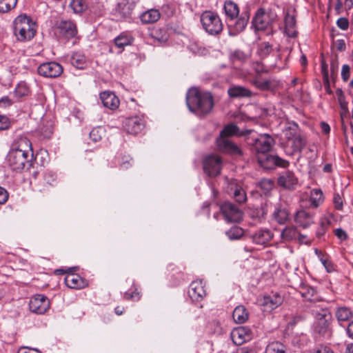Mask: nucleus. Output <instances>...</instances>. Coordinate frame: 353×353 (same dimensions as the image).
<instances>
[{
	"instance_id": "obj_1",
	"label": "nucleus",
	"mask_w": 353,
	"mask_h": 353,
	"mask_svg": "<svg viewBox=\"0 0 353 353\" xmlns=\"http://www.w3.org/2000/svg\"><path fill=\"white\" fill-rule=\"evenodd\" d=\"M274 139L268 134H260L254 139L253 146L259 164L266 170L278 166L285 168L290 163L277 155H270L268 152L274 145Z\"/></svg>"
},
{
	"instance_id": "obj_2",
	"label": "nucleus",
	"mask_w": 353,
	"mask_h": 353,
	"mask_svg": "<svg viewBox=\"0 0 353 353\" xmlns=\"http://www.w3.org/2000/svg\"><path fill=\"white\" fill-rule=\"evenodd\" d=\"M186 104L190 112L199 117H203L212 110L214 98L211 92L193 88L187 92Z\"/></svg>"
},
{
	"instance_id": "obj_3",
	"label": "nucleus",
	"mask_w": 353,
	"mask_h": 353,
	"mask_svg": "<svg viewBox=\"0 0 353 353\" xmlns=\"http://www.w3.org/2000/svg\"><path fill=\"white\" fill-rule=\"evenodd\" d=\"M223 10L228 19L233 21L229 25V34L236 36L242 32L248 26L250 13L249 9H244L240 14V8L237 3L232 0H226L223 4Z\"/></svg>"
},
{
	"instance_id": "obj_4",
	"label": "nucleus",
	"mask_w": 353,
	"mask_h": 353,
	"mask_svg": "<svg viewBox=\"0 0 353 353\" xmlns=\"http://www.w3.org/2000/svg\"><path fill=\"white\" fill-rule=\"evenodd\" d=\"M14 33L19 41H29L35 35V23L27 15H19L14 21Z\"/></svg>"
},
{
	"instance_id": "obj_5",
	"label": "nucleus",
	"mask_w": 353,
	"mask_h": 353,
	"mask_svg": "<svg viewBox=\"0 0 353 353\" xmlns=\"http://www.w3.org/2000/svg\"><path fill=\"white\" fill-rule=\"evenodd\" d=\"M315 316L314 331L320 335L325 336L329 332L332 314L329 310L323 304L315 305L312 310Z\"/></svg>"
},
{
	"instance_id": "obj_6",
	"label": "nucleus",
	"mask_w": 353,
	"mask_h": 353,
	"mask_svg": "<svg viewBox=\"0 0 353 353\" xmlns=\"http://www.w3.org/2000/svg\"><path fill=\"white\" fill-rule=\"evenodd\" d=\"M203 28L210 35H219L223 30V25L217 13L210 10L204 11L200 17Z\"/></svg>"
},
{
	"instance_id": "obj_7",
	"label": "nucleus",
	"mask_w": 353,
	"mask_h": 353,
	"mask_svg": "<svg viewBox=\"0 0 353 353\" xmlns=\"http://www.w3.org/2000/svg\"><path fill=\"white\" fill-rule=\"evenodd\" d=\"M57 32L60 38L70 40L75 38L78 30L75 22L70 19H61L56 23Z\"/></svg>"
},
{
	"instance_id": "obj_8",
	"label": "nucleus",
	"mask_w": 353,
	"mask_h": 353,
	"mask_svg": "<svg viewBox=\"0 0 353 353\" xmlns=\"http://www.w3.org/2000/svg\"><path fill=\"white\" fill-rule=\"evenodd\" d=\"M275 15L274 14L265 12L263 8H260L252 19V26L258 31L268 30L271 27Z\"/></svg>"
},
{
	"instance_id": "obj_9",
	"label": "nucleus",
	"mask_w": 353,
	"mask_h": 353,
	"mask_svg": "<svg viewBox=\"0 0 353 353\" xmlns=\"http://www.w3.org/2000/svg\"><path fill=\"white\" fill-rule=\"evenodd\" d=\"M28 157V155L20 151L10 149L7 155V161L11 169L16 171H21L24 169L26 165H30Z\"/></svg>"
},
{
	"instance_id": "obj_10",
	"label": "nucleus",
	"mask_w": 353,
	"mask_h": 353,
	"mask_svg": "<svg viewBox=\"0 0 353 353\" xmlns=\"http://www.w3.org/2000/svg\"><path fill=\"white\" fill-rule=\"evenodd\" d=\"M225 220L228 223H239L243 219V212L234 203L225 201L220 207Z\"/></svg>"
},
{
	"instance_id": "obj_11",
	"label": "nucleus",
	"mask_w": 353,
	"mask_h": 353,
	"mask_svg": "<svg viewBox=\"0 0 353 353\" xmlns=\"http://www.w3.org/2000/svg\"><path fill=\"white\" fill-rule=\"evenodd\" d=\"M38 73L44 77L56 78L60 76L63 72L62 66L54 61L41 63L38 69Z\"/></svg>"
},
{
	"instance_id": "obj_12",
	"label": "nucleus",
	"mask_w": 353,
	"mask_h": 353,
	"mask_svg": "<svg viewBox=\"0 0 353 353\" xmlns=\"http://www.w3.org/2000/svg\"><path fill=\"white\" fill-rule=\"evenodd\" d=\"M204 172L210 176H216L221 173V159L216 155H210L203 161Z\"/></svg>"
},
{
	"instance_id": "obj_13",
	"label": "nucleus",
	"mask_w": 353,
	"mask_h": 353,
	"mask_svg": "<svg viewBox=\"0 0 353 353\" xmlns=\"http://www.w3.org/2000/svg\"><path fill=\"white\" fill-rule=\"evenodd\" d=\"M29 308L35 314H43L50 308V301L44 295H36L30 299Z\"/></svg>"
},
{
	"instance_id": "obj_14",
	"label": "nucleus",
	"mask_w": 353,
	"mask_h": 353,
	"mask_svg": "<svg viewBox=\"0 0 353 353\" xmlns=\"http://www.w3.org/2000/svg\"><path fill=\"white\" fill-rule=\"evenodd\" d=\"M143 121L139 117L127 118L123 123V128L128 134H137L144 128Z\"/></svg>"
},
{
	"instance_id": "obj_15",
	"label": "nucleus",
	"mask_w": 353,
	"mask_h": 353,
	"mask_svg": "<svg viewBox=\"0 0 353 353\" xmlns=\"http://www.w3.org/2000/svg\"><path fill=\"white\" fill-rule=\"evenodd\" d=\"M216 145L219 150L223 152L234 155H241V149L235 145L229 138L218 137Z\"/></svg>"
},
{
	"instance_id": "obj_16",
	"label": "nucleus",
	"mask_w": 353,
	"mask_h": 353,
	"mask_svg": "<svg viewBox=\"0 0 353 353\" xmlns=\"http://www.w3.org/2000/svg\"><path fill=\"white\" fill-rule=\"evenodd\" d=\"M11 149L20 151L28 156H30V154L32 156V143L24 135H20L14 139Z\"/></svg>"
},
{
	"instance_id": "obj_17",
	"label": "nucleus",
	"mask_w": 353,
	"mask_h": 353,
	"mask_svg": "<svg viewBox=\"0 0 353 353\" xmlns=\"http://www.w3.org/2000/svg\"><path fill=\"white\" fill-rule=\"evenodd\" d=\"M188 295L193 301H201L206 295L201 281H192L189 287Z\"/></svg>"
},
{
	"instance_id": "obj_18",
	"label": "nucleus",
	"mask_w": 353,
	"mask_h": 353,
	"mask_svg": "<svg viewBox=\"0 0 353 353\" xmlns=\"http://www.w3.org/2000/svg\"><path fill=\"white\" fill-rule=\"evenodd\" d=\"M228 193L232 195L234 200L239 203H243L247 200L245 191L241 185L236 181H232L228 185Z\"/></svg>"
},
{
	"instance_id": "obj_19",
	"label": "nucleus",
	"mask_w": 353,
	"mask_h": 353,
	"mask_svg": "<svg viewBox=\"0 0 353 353\" xmlns=\"http://www.w3.org/2000/svg\"><path fill=\"white\" fill-rule=\"evenodd\" d=\"M231 337L233 342L239 345L250 339V330L245 327H239L232 332Z\"/></svg>"
},
{
	"instance_id": "obj_20",
	"label": "nucleus",
	"mask_w": 353,
	"mask_h": 353,
	"mask_svg": "<svg viewBox=\"0 0 353 353\" xmlns=\"http://www.w3.org/2000/svg\"><path fill=\"white\" fill-rule=\"evenodd\" d=\"M100 99L104 107L115 110L119 105L118 97L112 92L105 91L100 94Z\"/></svg>"
},
{
	"instance_id": "obj_21",
	"label": "nucleus",
	"mask_w": 353,
	"mask_h": 353,
	"mask_svg": "<svg viewBox=\"0 0 353 353\" xmlns=\"http://www.w3.org/2000/svg\"><path fill=\"white\" fill-rule=\"evenodd\" d=\"M298 180L294 173L290 170L284 172L278 179V184L287 189H292Z\"/></svg>"
},
{
	"instance_id": "obj_22",
	"label": "nucleus",
	"mask_w": 353,
	"mask_h": 353,
	"mask_svg": "<svg viewBox=\"0 0 353 353\" xmlns=\"http://www.w3.org/2000/svg\"><path fill=\"white\" fill-rule=\"evenodd\" d=\"M133 8L134 5L132 3L123 1L117 3L115 8V14L120 19H128L132 16Z\"/></svg>"
},
{
	"instance_id": "obj_23",
	"label": "nucleus",
	"mask_w": 353,
	"mask_h": 353,
	"mask_svg": "<svg viewBox=\"0 0 353 353\" xmlns=\"http://www.w3.org/2000/svg\"><path fill=\"white\" fill-rule=\"evenodd\" d=\"M65 285L72 289L83 288L86 285L85 281L79 274L68 273L65 277Z\"/></svg>"
},
{
	"instance_id": "obj_24",
	"label": "nucleus",
	"mask_w": 353,
	"mask_h": 353,
	"mask_svg": "<svg viewBox=\"0 0 353 353\" xmlns=\"http://www.w3.org/2000/svg\"><path fill=\"white\" fill-rule=\"evenodd\" d=\"M283 301V298L279 293H272L264 296L261 304L270 310H274L281 305Z\"/></svg>"
},
{
	"instance_id": "obj_25",
	"label": "nucleus",
	"mask_w": 353,
	"mask_h": 353,
	"mask_svg": "<svg viewBox=\"0 0 353 353\" xmlns=\"http://www.w3.org/2000/svg\"><path fill=\"white\" fill-rule=\"evenodd\" d=\"M228 94L232 99L249 98L252 97V92L243 86L232 85L228 90Z\"/></svg>"
},
{
	"instance_id": "obj_26",
	"label": "nucleus",
	"mask_w": 353,
	"mask_h": 353,
	"mask_svg": "<svg viewBox=\"0 0 353 353\" xmlns=\"http://www.w3.org/2000/svg\"><path fill=\"white\" fill-rule=\"evenodd\" d=\"M273 234L268 229H260L252 235L254 243L259 245H264L268 243L272 238Z\"/></svg>"
},
{
	"instance_id": "obj_27",
	"label": "nucleus",
	"mask_w": 353,
	"mask_h": 353,
	"mask_svg": "<svg viewBox=\"0 0 353 353\" xmlns=\"http://www.w3.org/2000/svg\"><path fill=\"white\" fill-rule=\"evenodd\" d=\"M272 216L278 223L284 224L289 219V213L281 204L278 203L274 207Z\"/></svg>"
},
{
	"instance_id": "obj_28",
	"label": "nucleus",
	"mask_w": 353,
	"mask_h": 353,
	"mask_svg": "<svg viewBox=\"0 0 353 353\" xmlns=\"http://www.w3.org/2000/svg\"><path fill=\"white\" fill-rule=\"evenodd\" d=\"M161 17L159 11L157 9H150L143 12L139 18L144 24L152 23L157 22Z\"/></svg>"
},
{
	"instance_id": "obj_29",
	"label": "nucleus",
	"mask_w": 353,
	"mask_h": 353,
	"mask_svg": "<svg viewBox=\"0 0 353 353\" xmlns=\"http://www.w3.org/2000/svg\"><path fill=\"white\" fill-rule=\"evenodd\" d=\"M234 321L237 323H245L249 317V313L243 305L236 306L232 313Z\"/></svg>"
},
{
	"instance_id": "obj_30",
	"label": "nucleus",
	"mask_w": 353,
	"mask_h": 353,
	"mask_svg": "<svg viewBox=\"0 0 353 353\" xmlns=\"http://www.w3.org/2000/svg\"><path fill=\"white\" fill-rule=\"evenodd\" d=\"M296 19L294 16L287 13L285 17V28L287 34L289 37H294L297 34L295 30Z\"/></svg>"
},
{
	"instance_id": "obj_31",
	"label": "nucleus",
	"mask_w": 353,
	"mask_h": 353,
	"mask_svg": "<svg viewBox=\"0 0 353 353\" xmlns=\"http://www.w3.org/2000/svg\"><path fill=\"white\" fill-rule=\"evenodd\" d=\"M295 219L297 223L303 228H307L313 222L312 216L305 210L298 212Z\"/></svg>"
},
{
	"instance_id": "obj_32",
	"label": "nucleus",
	"mask_w": 353,
	"mask_h": 353,
	"mask_svg": "<svg viewBox=\"0 0 353 353\" xmlns=\"http://www.w3.org/2000/svg\"><path fill=\"white\" fill-rule=\"evenodd\" d=\"M335 316L339 322L347 321L353 316L352 312L350 307H339L336 312Z\"/></svg>"
},
{
	"instance_id": "obj_33",
	"label": "nucleus",
	"mask_w": 353,
	"mask_h": 353,
	"mask_svg": "<svg viewBox=\"0 0 353 353\" xmlns=\"http://www.w3.org/2000/svg\"><path fill=\"white\" fill-rule=\"evenodd\" d=\"M71 64L77 69H84L87 65L86 59L84 54L79 52H74L70 58Z\"/></svg>"
},
{
	"instance_id": "obj_34",
	"label": "nucleus",
	"mask_w": 353,
	"mask_h": 353,
	"mask_svg": "<svg viewBox=\"0 0 353 353\" xmlns=\"http://www.w3.org/2000/svg\"><path fill=\"white\" fill-rule=\"evenodd\" d=\"M133 41V38L128 34L123 32L114 39L115 46L121 49L125 46L131 45Z\"/></svg>"
},
{
	"instance_id": "obj_35",
	"label": "nucleus",
	"mask_w": 353,
	"mask_h": 353,
	"mask_svg": "<svg viewBox=\"0 0 353 353\" xmlns=\"http://www.w3.org/2000/svg\"><path fill=\"white\" fill-rule=\"evenodd\" d=\"M273 51L272 45L269 42H261L258 45L257 54L261 59H265Z\"/></svg>"
},
{
	"instance_id": "obj_36",
	"label": "nucleus",
	"mask_w": 353,
	"mask_h": 353,
	"mask_svg": "<svg viewBox=\"0 0 353 353\" xmlns=\"http://www.w3.org/2000/svg\"><path fill=\"white\" fill-rule=\"evenodd\" d=\"M298 236V231L294 226L285 227L281 232V238L285 241L296 239Z\"/></svg>"
},
{
	"instance_id": "obj_37",
	"label": "nucleus",
	"mask_w": 353,
	"mask_h": 353,
	"mask_svg": "<svg viewBox=\"0 0 353 353\" xmlns=\"http://www.w3.org/2000/svg\"><path fill=\"white\" fill-rule=\"evenodd\" d=\"M238 132L239 128L236 125L230 123L224 127L221 131L219 137L230 139V137L237 134Z\"/></svg>"
},
{
	"instance_id": "obj_38",
	"label": "nucleus",
	"mask_w": 353,
	"mask_h": 353,
	"mask_svg": "<svg viewBox=\"0 0 353 353\" xmlns=\"http://www.w3.org/2000/svg\"><path fill=\"white\" fill-rule=\"evenodd\" d=\"M265 353H286L285 347L280 342H272L267 345Z\"/></svg>"
},
{
	"instance_id": "obj_39",
	"label": "nucleus",
	"mask_w": 353,
	"mask_h": 353,
	"mask_svg": "<svg viewBox=\"0 0 353 353\" xmlns=\"http://www.w3.org/2000/svg\"><path fill=\"white\" fill-rule=\"evenodd\" d=\"M316 293V290L314 288L310 286L303 287L301 290V294L305 300L314 303L318 301L315 298Z\"/></svg>"
},
{
	"instance_id": "obj_40",
	"label": "nucleus",
	"mask_w": 353,
	"mask_h": 353,
	"mask_svg": "<svg viewBox=\"0 0 353 353\" xmlns=\"http://www.w3.org/2000/svg\"><path fill=\"white\" fill-rule=\"evenodd\" d=\"M226 236L230 240H236L240 239L243 234V230L242 228L234 226L230 230L225 232Z\"/></svg>"
},
{
	"instance_id": "obj_41",
	"label": "nucleus",
	"mask_w": 353,
	"mask_h": 353,
	"mask_svg": "<svg viewBox=\"0 0 353 353\" xmlns=\"http://www.w3.org/2000/svg\"><path fill=\"white\" fill-rule=\"evenodd\" d=\"M323 201V193L319 189H314L311 191L310 201L312 205L316 208Z\"/></svg>"
},
{
	"instance_id": "obj_42",
	"label": "nucleus",
	"mask_w": 353,
	"mask_h": 353,
	"mask_svg": "<svg viewBox=\"0 0 353 353\" xmlns=\"http://www.w3.org/2000/svg\"><path fill=\"white\" fill-rule=\"evenodd\" d=\"M305 141L300 136L292 139V148L293 152H301L305 147Z\"/></svg>"
},
{
	"instance_id": "obj_43",
	"label": "nucleus",
	"mask_w": 353,
	"mask_h": 353,
	"mask_svg": "<svg viewBox=\"0 0 353 353\" xmlns=\"http://www.w3.org/2000/svg\"><path fill=\"white\" fill-rule=\"evenodd\" d=\"M70 7L76 14L81 13L86 8L84 0H72Z\"/></svg>"
},
{
	"instance_id": "obj_44",
	"label": "nucleus",
	"mask_w": 353,
	"mask_h": 353,
	"mask_svg": "<svg viewBox=\"0 0 353 353\" xmlns=\"http://www.w3.org/2000/svg\"><path fill=\"white\" fill-rule=\"evenodd\" d=\"M17 3V0H0V12H7L14 8Z\"/></svg>"
},
{
	"instance_id": "obj_45",
	"label": "nucleus",
	"mask_w": 353,
	"mask_h": 353,
	"mask_svg": "<svg viewBox=\"0 0 353 353\" xmlns=\"http://www.w3.org/2000/svg\"><path fill=\"white\" fill-rule=\"evenodd\" d=\"M123 298L128 301H138L141 299V294L137 288H134L133 290L130 289L125 292Z\"/></svg>"
},
{
	"instance_id": "obj_46",
	"label": "nucleus",
	"mask_w": 353,
	"mask_h": 353,
	"mask_svg": "<svg viewBox=\"0 0 353 353\" xmlns=\"http://www.w3.org/2000/svg\"><path fill=\"white\" fill-rule=\"evenodd\" d=\"M250 215L252 218L261 220L266 215V210L265 207L261 205L260 208H256L251 210Z\"/></svg>"
},
{
	"instance_id": "obj_47",
	"label": "nucleus",
	"mask_w": 353,
	"mask_h": 353,
	"mask_svg": "<svg viewBox=\"0 0 353 353\" xmlns=\"http://www.w3.org/2000/svg\"><path fill=\"white\" fill-rule=\"evenodd\" d=\"M44 183L49 185H54L57 182V175L52 172H46L43 175Z\"/></svg>"
},
{
	"instance_id": "obj_48",
	"label": "nucleus",
	"mask_w": 353,
	"mask_h": 353,
	"mask_svg": "<svg viewBox=\"0 0 353 353\" xmlns=\"http://www.w3.org/2000/svg\"><path fill=\"white\" fill-rule=\"evenodd\" d=\"M29 89L25 84H19L14 90V94L18 98L28 95Z\"/></svg>"
},
{
	"instance_id": "obj_49",
	"label": "nucleus",
	"mask_w": 353,
	"mask_h": 353,
	"mask_svg": "<svg viewBox=\"0 0 353 353\" xmlns=\"http://www.w3.org/2000/svg\"><path fill=\"white\" fill-rule=\"evenodd\" d=\"M297 130L298 125L296 123H293L286 128L285 135L288 139H293L294 137H297Z\"/></svg>"
},
{
	"instance_id": "obj_50",
	"label": "nucleus",
	"mask_w": 353,
	"mask_h": 353,
	"mask_svg": "<svg viewBox=\"0 0 353 353\" xmlns=\"http://www.w3.org/2000/svg\"><path fill=\"white\" fill-rule=\"evenodd\" d=\"M103 130L101 128H94L90 132V138L94 141L97 142L102 137Z\"/></svg>"
},
{
	"instance_id": "obj_51",
	"label": "nucleus",
	"mask_w": 353,
	"mask_h": 353,
	"mask_svg": "<svg viewBox=\"0 0 353 353\" xmlns=\"http://www.w3.org/2000/svg\"><path fill=\"white\" fill-rule=\"evenodd\" d=\"M255 85L261 90H268L271 88V82L267 79H257L255 81Z\"/></svg>"
},
{
	"instance_id": "obj_52",
	"label": "nucleus",
	"mask_w": 353,
	"mask_h": 353,
	"mask_svg": "<svg viewBox=\"0 0 353 353\" xmlns=\"http://www.w3.org/2000/svg\"><path fill=\"white\" fill-rule=\"evenodd\" d=\"M132 157L125 154L121 157V167L123 169H128L129 167L132 166Z\"/></svg>"
},
{
	"instance_id": "obj_53",
	"label": "nucleus",
	"mask_w": 353,
	"mask_h": 353,
	"mask_svg": "<svg viewBox=\"0 0 353 353\" xmlns=\"http://www.w3.org/2000/svg\"><path fill=\"white\" fill-rule=\"evenodd\" d=\"M161 31V29L154 30L152 32V37L159 41H165L168 39V34L165 31H163V34L160 37Z\"/></svg>"
},
{
	"instance_id": "obj_54",
	"label": "nucleus",
	"mask_w": 353,
	"mask_h": 353,
	"mask_svg": "<svg viewBox=\"0 0 353 353\" xmlns=\"http://www.w3.org/2000/svg\"><path fill=\"white\" fill-rule=\"evenodd\" d=\"M10 121L9 119L4 115H0V130H6L10 127Z\"/></svg>"
},
{
	"instance_id": "obj_55",
	"label": "nucleus",
	"mask_w": 353,
	"mask_h": 353,
	"mask_svg": "<svg viewBox=\"0 0 353 353\" xmlns=\"http://www.w3.org/2000/svg\"><path fill=\"white\" fill-rule=\"evenodd\" d=\"M333 201L334 203V207L336 210H342L343 204L342 198L341 197L339 194H338V193L334 194V198H333Z\"/></svg>"
},
{
	"instance_id": "obj_56",
	"label": "nucleus",
	"mask_w": 353,
	"mask_h": 353,
	"mask_svg": "<svg viewBox=\"0 0 353 353\" xmlns=\"http://www.w3.org/2000/svg\"><path fill=\"white\" fill-rule=\"evenodd\" d=\"M260 186L262 189L268 191L273 188L274 183L271 180L264 179L260 181Z\"/></svg>"
},
{
	"instance_id": "obj_57",
	"label": "nucleus",
	"mask_w": 353,
	"mask_h": 353,
	"mask_svg": "<svg viewBox=\"0 0 353 353\" xmlns=\"http://www.w3.org/2000/svg\"><path fill=\"white\" fill-rule=\"evenodd\" d=\"M336 25L340 29L343 30H346L349 27V21L345 17H341L337 20Z\"/></svg>"
},
{
	"instance_id": "obj_58",
	"label": "nucleus",
	"mask_w": 353,
	"mask_h": 353,
	"mask_svg": "<svg viewBox=\"0 0 353 353\" xmlns=\"http://www.w3.org/2000/svg\"><path fill=\"white\" fill-rule=\"evenodd\" d=\"M311 353H334L332 350L327 346L320 345L317 347L316 349L312 350Z\"/></svg>"
},
{
	"instance_id": "obj_59",
	"label": "nucleus",
	"mask_w": 353,
	"mask_h": 353,
	"mask_svg": "<svg viewBox=\"0 0 353 353\" xmlns=\"http://www.w3.org/2000/svg\"><path fill=\"white\" fill-rule=\"evenodd\" d=\"M350 68L348 65H343L341 70V77L344 81H347L350 78Z\"/></svg>"
},
{
	"instance_id": "obj_60",
	"label": "nucleus",
	"mask_w": 353,
	"mask_h": 353,
	"mask_svg": "<svg viewBox=\"0 0 353 353\" xmlns=\"http://www.w3.org/2000/svg\"><path fill=\"white\" fill-rule=\"evenodd\" d=\"M329 225V221H327L326 223L321 222L320 226L316 230V236L318 237L323 236L326 232L327 225Z\"/></svg>"
},
{
	"instance_id": "obj_61",
	"label": "nucleus",
	"mask_w": 353,
	"mask_h": 353,
	"mask_svg": "<svg viewBox=\"0 0 353 353\" xmlns=\"http://www.w3.org/2000/svg\"><path fill=\"white\" fill-rule=\"evenodd\" d=\"M8 191L0 186V204H4L8 201Z\"/></svg>"
},
{
	"instance_id": "obj_62",
	"label": "nucleus",
	"mask_w": 353,
	"mask_h": 353,
	"mask_svg": "<svg viewBox=\"0 0 353 353\" xmlns=\"http://www.w3.org/2000/svg\"><path fill=\"white\" fill-rule=\"evenodd\" d=\"M236 353H256V350L254 347L243 346L239 347Z\"/></svg>"
},
{
	"instance_id": "obj_63",
	"label": "nucleus",
	"mask_w": 353,
	"mask_h": 353,
	"mask_svg": "<svg viewBox=\"0 0 353 353\" xmlns=\"http://www.w3.org/2000/svg\"><path fill=\"white\" fill-rule=\"evenodd\" d=\"M334 234L341 240H345L347 238V233L341 228H337L335 230Z\"/></svg>"
},
{
	"instance_id": "obj_64",
	"label": "nucleus",
	"mask_w": 353,
	"mask_h": 353,
	"mask_svg": "<svg viewBox=\"0 0 353 353\" xmlns=\"http://www.w3.org/2000/svg\"><path fill=\"white\" fill-rule=\"evenodd\" d=\"M17 353H41L39 350L35 348H28L22 347L19 349Z\"/></svg>"
}]
</instances>
